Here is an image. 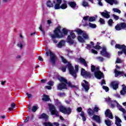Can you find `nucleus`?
<instances>
[{
	"label": "nucleus",
	"instance_id": "473e14b6",
	"mask_svg": "<svg viewBox=\"0 0 126 126\" xmlns=\"http://www.w3.org/2000/svg\"><path fill=\"white\" fill-rule=\"evenodd\" d=\"M80 115L82 118V121H83V122H85L86 121V117H85V114H84V112H82Z\"/></svg>",
	"mask_w": 126,
	"mask_h": 126
},
{
	"label": "nucleus",
	"instance_id": "6ab92c4d",
	"mask_svg": "<svg viewBox=\"0 0 126 126\" xmlns=\"http://www.w3.org/2000/svg\"><path fill=\"white\" fill-rule=\"evenodd\" d=\"M115 124L117 126H122L121 123H122V120H121L118 117L115 116Z\"/></svg>",
	"mask_w": 126,
	"mask_h": 126
},
{
	"label": "nucleus",
	"instance_id": "58836bf2",
	"mask_svg": "<svg viewBox=\"0 0 126 126\" xmlns=\"http://www.w3.org/2000/svg\"><path fill=\"white\" fill-rule=\"evenodd\" d=\"M108 23L109 26H110V27H112V26H113V24H114V22L113 21V20L112 19H110L109 20Z\"/></svg>",
	"mask_w": 126,
	"mask_h": 126
},
{
	"label": "nucleus",
	"instance_id": "864d4df0",
	"mask_svg": "<svg viewBox=\"0 0 126 126\" xmlns=\"http://www.w3.org/2000/svg\"><path fill=\"white\" fill-rule=\"evenodd\" d=\"M104 99L106 102H108V103L111 102V98H109V97H107L106 98H104Z\"/></svg>",
	"mask_w": 126,
	"mask_h": 126
},
{
	"label": "nucleus",
	"instance_id": "2eb2a0df",
	"mask_svg": "<svg viewBox=\"0 0 126 126\" xmlns=\"http://www.w3.org/2000/svg\"><path fill=\"white\" fill-rule=\"evenodd\" d=\"M76 62L83 63L84 64L85 66H87V63H86V61H85V60L82 58H77L76 59Z\"/></svg>",
	"mask_w": 126,
	"mask_h": 126
},
{
	"label": "nucleus",
	"instance_id": "9d476101",
	"mask_svg": "<svg viewBox=\"0 0 126 126\" xmlns=\"http://www.w3.org/2000/svg\"><path fill=\"white\" fill-rule=\"evenodd\" d=\"M46 55L47 56L50 57V61L53 63H55V61H56V56H55V54H54V53L52 52L50 50H48L46 52Z\"/></svg>",
	"mask_w": 126,
	"mask_h": 126
},
{
	"label": "nucleus",
	"instance_id": "13d9d810",
	"mask_svg": "<svg viewBox=\"0 0 126 126\" xmlns=\"http://www.w3.org/2000/svg\"><path fill=\"white\" fill-rule=\"evenodd\" d=\"M61 70H62V71H63V72H65V70H66L65 67H64V66L62 67L61 68Z\"/></svg>",
	"mask_w": 126,
	"mask_h": 126
},
{
	"label": "nucleus",
	"instance_id": "5701e85b",
	"mask_svg": "<svg viewBox=\"0 0 126 126\" xmlns=\"http://www.w3.org/2000/svg\"><path fill=\"white\" fill-rule=\"evenodd\" d=\"M68 4L70 7L72 8H77V5H76V3L75 2L71 1L68 3Z\"/></svg>",
	"mask_w": 126,
	"mask_h": 126
},
{
	"label": "nucleus",
	"instance_id": "338daca9",
	"mask_svg": "<svg viewBox=\"0 0 126 126\" xmlns=\"http://www.w3.org/2000/svg\"><path fill=\"white\" fill-rule=\"evenodd\" d=\"M98 2L99 5L102 6L103 4H102V2H101V0H97Z\"/></svg>",
	"mask_w": 126,
	"mask_h": 126
},
{
	"label": "nucleus",
	"instance_id": "f8f14e48",
	"mask_svg": "<svg viewBox=\"0 0 126 126\" xmlns=\"http://www.w3.org/2000/svg\"><path fill=\"white\" fill-rule=\"evenodd\" d=\"M100 54L102 55V56L106 57V58H110L111 57V55L109 53H107L106 47L102 48V51H100Z\"/></svg>",
	"mask_w": 126,
	"mask_h": 126
},
{
	"label": "nucleus",
	"instance_id": "f3484780",
	"mask_svg": "<svg viewBox=\"0 0 126 126\" xmlns=\"http://www.w3.org/2000/svg\"><path fill=\"white\" fill-rule=\"evenodd\" d=\"M105 115L106 117L109 118V119H113V115L112 114V112L110 110L107 109L105 112Z\"/></svg>",
	"mask_w": 126,
	"mask_h": 126
},
{
	"label": "nucleus",
	"instance_id": "7ed1b4c3",
	"mask_svg": "<svg viewBox=\"0 0 126 126\" xmlns=\"http://www.w3.org/2000/svg\"><path fill=\"white\" fill-rule=\"evenodd\" d=\"M53 2L55 3V9H66L67 8V2L65 0H55Z\"/></svg>",
	"mask_w": 126,
	"mask_h": 126
},
{
	"label": "nucleus",
	"instance_id": "b1692460",
	"mask_svg": "<svg viewBox=\"0 0 126 126\" xmlns=\"http://www.w3.org/2000/svg\"><path fill=\"white\" fill-rule=\"evenodd\" d=\"M74 31V32H76L77 34L79 35V36H80V35H82V34H83V32H84V31H82L81 29H76Z\"/></svg>",
	"mask_w": 126,
	"mask_h": 126
},
{
	"label": "nucleus",
	"instance_id": "2f4dec72",
	"mask_svg": "<svg viewBox=\"0 0 126 126\" xmlns=\"http://www.w3.org/2000/svg\"><path fill=\"white\" fill-rule=\"evenodd\" d=\"M105 124L107 126H112V121H110V120H105Z\"/></svg>",
	"mask_w": 126,
	"mask_h": 126
},
{
	"label": "nucleus",
	"instance_id": "6e6552de",
	"mask_svg": "<svg viewBox=\"0 0 126 126\" xmlns=\"http://www.w3.org/2000/svg\"><path fill=\"white\" fill-rule=\"evenodd\" d=\"M50 111L51 112V115H55L56 117H59V112L56 110L55 106L52 104H49Z\"/></svg>",
	"mask_w": 126,
	"mask_h": 126
},
{
	"label": "nucleus",
	"instance_id": "c756f323",
	"mask_svg": "<svg viewBox=\"0 0 126 126\" xmlns=\"http://www.w3.org/2000/svg\"><path fill=\"white\" fill-rule=\"evenodd\" d=\"M91 44H88L87 45L86 49L88 50H90L91 48H94V43L93 42H91Z\"/></svg>",
	"mask_w": 126,
	"mask_h": 126
},
{
	"label": "nucleus",
	"instance_id": "603ef678",
	"mask_svg": "<svg viewBox=\"0 0 126 126\" xmlns=\"http://www.w3.org/2000/svg\"><path fill=\"white\" fill-rule=\"evenodd\" d=\"M113 18H114V19H115V20H119L120 17L118 16H117L116 15H113Z\"/></svg>",
	"mask_w": 126,
	"mask_h": 126
},
{
	"label": "nucleus",
	"instance_id": "f257e3e1",
	"mask_svg": "<svg viewBox=\"0 0 126 126\" xmlns=\"http://www.w3.org/2000/svg\"><path fill=\"white\" fill-rule=\"evenodd\" d=\"M61 60L63 63L66 64L69 74L72 75L74 78H76V73L78 72V65H76L75 66V70H74V68L71 65V64L67 62L63 57L61 56Z\"/></svg>",
	"mask_w": 126,
	"mask_h": 126
},
{
	"label": "nucleus",
	"instance_id": "393cba45",
	"mask_svg": "<svg viewBox=\"0 0 126 126\" xmlns=\"http://www.w3.org/2000/svg\"><path fill=\"white\" fill-rule=\"evenodd\" d=\"M89 26L90 28H92L93 29H95L96 27H97V25L95 24H92L91 23H89L88 25H84V26Z\"/></svg>",
	"mask_w": 126,
	"mask_h": 126
},
{
	"label": "nucleus",
	"instance_id": "1a4fd4ad",
	"mask_svg": "<svg viewBox=\"0 0 126 126\" xmlns=\"http://www.w3.org/2000/svg\"><path fill=\"white\" fill-rule=\"evenodd\" d=\"M60 110L63 114H66L67 115H69L71 113V109L70 108H65L64 106L61 105L60 107Z\"/></svg>",
	"mask_w": 126,
	"mask_h": 126
},
{
	"label": "nucleus",
	"instance_id": "c9c22d12",
	"mask_svg": "<svg viewBox=\"0 0 126 126\" xmlns=\"http://www.w3.org/2000/svg\"><path fill=\"white\" fill-rule=\"evenodd\" d=\"M99 110H100L99 106H98V105H94V112H95L96 113H98V112H99Z\"/></svg>",
	"mask_w": 126,
	"mask_h": 126
},
{
	"label": "nucleus",
	"instance_id": "20e7f679",
	"mask_svg": "<svg viewBox=\"0 0 126 126\" xmlns=\"http://www.w3.org/2000/svg\"><path fill=\"white\" fill-rule=\"evenodd\" d=\"M61 29V27H57L55 30L54 31V34H50V37L52 38V39L53 41V43L54 44H57L58 43V40L56 39V38H63V34H60V30Z\"/></svg>",
	"mask_w": 126,
	"mask_h": 126
},
{
	"label": "nucleus",
	"instance_id": "a211bd4d",
	"mask_svg": "<svg viewBox=\"0 0 126 126\" xmlns=\"http://www.w3.org/2000/svg\"><path fill=\"white\" fill-rule=\"evenodd\" d=\"M105 1L106 2H108V3H109V4H111V5H113V4H119V1L117 0H105Z\"/></svg>",
	"mask_w": 126,
	"mask_h": 126
},
{
	"label": "nucleus",
	"instance_id": "cd10ccee",
	"mask_svg": "<svg viewBox=\"0 0 126 126\" xmlns=\"http://www.w3.org/2000/svg\"><path fill=\"white\" fill-rule=\"evenodd\" d=\"M48 118H49V116L45 113H43L39 116V119H45V120H47Z\"/></svg>",
	"mask_w": 126,
	"mask_h": 126
},
{
	"label": "nucleus",
	"instance_id": "a18cd8bd",
	"mask_svg": "<svg viewBox=\"0 0 126 126\" xmlns=\"http://www.w3.org/2000/svg\"><path fill=\"white\" fill-rule=\"evenodd\" d=\"M113 11H114V12H117V13H121V10H120L118 8H113Z\"/></svg>",
	"mask_w": 126,
	"mask_h": 126
},
{
	"label": "nucleus",
	"instance_id": "0e129e2a",
	"mask_svg": "<svg viewBox=\"0 0 126 126\" xmlns=\"http://www.w3.org/2000/svg\"><path fill=\"white\" fill-rule=\"evenodd\" d=\"M114 96L116 97V98H121V96L120 95V94H115Z\"/></svg>",
	"mask_w": 126,
	"mask_h": 126
},
{
	"label": "nucleus",
	"instance_id": "a878e982",
	"mask_svg": "<svg viewBox=\"0 0 126 126\" xmlns=\"http://www.w3.org/2000/svg\"><path fill=\"white\" fill-rule=\"evenodd\" d=\"M77 40L80 43H84V42L85 41V38L81 35H79L77 37Z\"/></svg>",
	"mask_w": 126,
	"mask_h": 126
},
{
	"label": "nucleus",
	"instance_id": "052dcab7",
	"mask_svg": "<svg viewBox=\"0 0 126 126\" xmlns=\"http://www.w3.org/2000/svg\"><path fill=\"white\" fill-rule=\"evenodd\" d=\"M38 59L40 61V62H43V58H42V57L41 56H38Z\"/></svg>",
	"mask_w": 126,
	"mask_h": 126
},
{
	"label": "nucleus",
	"instance_id": "37998d69",
	"mask_svg": "<svg viewBox=\"0 0 126 126\" xmlns=\"http://www.w3.org/2000/svg\"><path fill=\"white\" fill-rule=\"evenodd\" d=\"M17 47L20 48V49H22L23 48V43L22 42H19L17 44Z\"/></svg>",
	"mask_w": 126,
	"mask_h": 126
},
{
	"label": "nucleus",
	"instance_id": "f704fd0d",
	"mask_svg": "<svg viewBox=\"0 0 126 126\" xmlns=\"http://www.w3.org/2000/svg\"><path fill=\"white\" fill-rule=\"evenodd\" d=\"M121 95H125L126 94V87H124L122 90L120 92Z\"/></svg>",
	"mask_w": 126,
	"mask_h": 126
},
{
	"label": "nucleus",
	"instance_id": "c03bdc74",
	"mask_svg": "<svg viewBox=\"0 0 126 126\" xmlns=\"http://www.w3.org/2000/svg\"><path fill=\"white\" fill-rule=\"evenodd\" d=\"M47 85H49V86H54V82L52 81H50L48 82H47Z\"/></svg>",
	"mask_w": 126,
	"mask_h": 126
},
{
	"label": "nucleus",
	"instance_id": "72a5a7b5",
	"mask_svg": "<svg viewBox=\"0 0 126 126\" xmlns=\"http://www.w3.org/2000/svg\"><path fill=\"white\" fill-rule=\"evenodd\" d=\"M37 110H38V106L34 105L32 108V112L33 113H35V112H36Z\"/></svg>",
	"mask_w": 126,
	"mask_h": 126
},
{
	"label": "nucleus",
	"instance_id": "de8ad7c7",
	"mask_svg": "<svg viewBox=\"0 0 126 126\" xmlns=\"http://www.w3.org/2000/svg\"><path fill=\"white\" fill-rule=\"evenodd\" d=\"M83 6H84V7H86V6H88V3L85 1L83 2L82 4Z\"/></svg>",
	"mask_w": 126,
	"mask_h": 126
},
{
	"label": "nucleus",
	"instance_id": "69168bd1",
	"mask_svg": "<svg viewBox=\"0 0 126 126\" xmlns=\"http://www.w3.org/2000/svg\"><path fill=\"white\" fill-rule=\"evenodd\" d=\"M11 107L13 109H14V108H15V103H12L11 105Z\"/></svg>",
	"mask_w": 126,
	"mask_h": 126
},
{
	"label": "nucleus",
	"instance_id": "49530a36",
	"mask_svg": "<svg viewBox=\"0 0 126 126\" xmlns=\"http://www.w3.org/2000/svg\"><path fill=\"white\" fill-rule=\"evenodd\" d=\"M102 88H103V89H104V90L106 92H108V91H109V90H110V89H109V87H108L107 86H102Z\"/></svg>",
	"mask_w": 126,
	"mask_h": 126
},
{
	"label": "nucleus",
	"instance_id": "7c9ffc66",
	"mask_svg": "<svg viewBox=\"0 0 126 126\" xmlns=\"http://www.w3.org/2000/svg\"><path fill=\"white\" fill-rule=\"evenodd\" d=\"M87 113H88L89 116H90V117H91V116H92L93 115V113H94L93 110L91 108H88V109Z\"/></svg>",
	"mask_w": 126,
	"mask_h": 126
},
{
	"label": "nucleus",
	"instance_id": "79ce46f5",
	"mask_svg": "<svg viewBox=\"0 0 126 126\" xmlns=\"http://www.w3.org/2000/svg\"><path fill=\"white\" fill-rule=\"evenodd\" d=\"M120 26L121 27V29H125L126 28V24L125 23H122L120 24Z\"/></svg>",
	"mask_w": 126,
	"mask_h": 126
},
{
	"label": "nucleus",
	"instance_id": "412c9836",
	"mask_svg": "<svg viewBox=\"0 0 126 126\" xmlns=\"http://www.w3.org/2000/svg\"><path fill=\"white\" fill-rule=\"evenodd\" d=\"M92 120L94 121H95L96 123H101V120H100V116H97V115H94Z\"/></svg>",
	"mask_w": 126,
	"mask_h": 126
},
{
	"label": "nucleus",
	"instance_id": "4d7b16f0",
	"mask_svg": "<svg viewBox=\"0 0 126 126\" xmlns=\"http://www.w3.org/2000/svg\"><path fill=\"white\" fill-rule=\"evenodd\" d=\"M77 112H79V113H80V112H81V111H82V108H81V107H78V108L77 109Z\"/></svg>",
	"mask_w": 126,
	"mask_h": 126
},
{
	"label": "nucleus",
	"instance_id": "4be33fe9",
	"mask_svg": "<svg viewBox=\"0 0 126 126\" xmlns=\"http://www.w3.org/2000/svg\"><path fill=\"white\" fill-rule=\"evenodd\" d=\"M110 13L107 11H104L103 12H101V14L102 16H103L104 18H110Z\"/></svg>",
	"mask_w": 126,
	"mask_h": 126
},
{
	"label": "nucleus",
	"instance_id": "9b49d317",
	"mask_svg": "<svg viewBox=\"0 0 126 126\" xmlns=\"http://www.w3.org/2000/svg\"><path fill=\"white\" fill-rule=\"evenodd\" d=\"M110 87L114 89V90H117L119 88V82L113 81L111 83Z\"/></svg>",
	"mask_w": 126,
	"mask_h": 126
},
{
	"label": "nucleus",
	"instance_id": "3c124183",
	"mask_svg": "<svg viewBox=\"0 0 126 126\" xmlns=\"http://www.w3.org/2000/svg\"><path fill=\"white\" fill-rule=\"evenodd\" d=\"M116 62L117 63H121L123 62V61L119 58H117Z\"/></svg>",
	"mask_w": 126,
	"mask_h": 126
},
{
	"label": "nucleus",
	"instance_id": "4468645a",
	"mask_svg": "<svg viewBox=\"0 0 126 126\" xmlns=\"http://www.w3.org/2000/svg\"><path fill=\"white\" fill-rule=\"evenodd\" d=\"M58 27H60V33L59 34L61 35V34H63V37H64L65 35H67V33H68V31H69L68 30L66 29H63L62 30V32H61V30H62V27L61 26H59Z\"/></svg>",
	"mask_w": 126,
	"mask_h": 126
},
{
	"label": "nucleus",
	"instance_id": "dca6fc26",
	"mask_svg": "<svg viewBox=\"0 0 126 126\" xmlns=\"http://www.w3.org/2000/svg\"><path fill=\"white\" fill-rule=\"evenodd\" d=\"M81 75L84 77H87L90 75V73L85 71V69L82 68L81 70Z\"/></svg>",
	"mask_w": 126,
	"mask_h": 126
},
{
	"label": "nucleus",
	"instance_id": "5fc2aeb1",
	"mask_svg": "<svg viewBox=\"0 0 126 126\" xmlns=\"http://www.w3.org/2000/svg\"><path fill=\"white\" fill-rule=\"evenodd\" d=\"M83 20L85 21H87V20H89V16H87L83 17Z\"/></svg>",
	"mask_w": 126,
	"mask_h": 126
},
{
	"label": "nucleus",
	"instance_id": "f03ea898",
	"mask_svg": "<svg viewBox=\"0 0 126 126\" xmlns=\"http://www.w3.org/2000/svg\"><path fill=\"white\" fill-rule=\"evenodd\" d=\"M59 80L62 82L61 84H59L58 86V89L59 90H62V89H66L67 88V86L69 87H74L73 85L71 84L70 83H67V80H66L65 78L63 77H59L58 78Z\"/></svg>",
	"mask_w": 126,
	"mask_h": 126
},
{
	"label": "nucleus",
	"instance_id": "bf43d9fd",
	"mask_svg": "<svg viewBox=\"0 0 126 126\" xmlns=\"http://www.w3.org/2000/svg\"><path fill=\"white\" fill-rule=\"evenodd\" d=\"M27 95L29 99H30V98H32V94L27 93Z\"/></svg>",
	"mask_w": 126,
	"mask_h": 126
},
{
	"label": "nucleus",
	"instance_id": "ea45409f",
	"mask_svg": "<svg viewBox=\"0 0 126 126\" xmlns=\"http://www.w3.org/2000/svg\"><path fill=\"white\" fill-rule=\"evenodd\" d=\"M96 20V18L94 17H90L89 18V21L90 22H93Z\"/></svg>",
	"mask_w": 126,
	"mask_h": 126
},
{
	"label": "nucleus",
	"instance_id": "bb28decb",
	"mask_svg": "<svg viewBox=\"0 0 126 126\" xmlns=\"http://www.w3.org/2000/svg\"><path fill=\"white\" fill-rule=\"evenodd\" d=\"M82 36L83 37L85 38V40H88L89 39V35L85 31L83 32V33L82 34Z\"/></svg>",
	"mask_w": 126,
	"mask_h": 126
},
{
	"label": "nucleus",
	"instance_id": "6e6d98bb",
	"mask_svg": "<svg viewBox=\"0 0 126 126\" xmlns=\"http://www.w3.org/2000/svg\"><path fill=\"white\" fill-rule=\"evenodd\" d=\"M45 89H48V90H51L52 89V87L50 86H46L45 87Z\"/></svg>",
	"mask_w": 126,
	"mask_h": 126
},
{
	"label": "nucleus",
	"instance_id": "774afa93",
	"mask_svg": "<svg viewBox=\"0 0 126 126\" xmlns=\"http://www.w3.org/2000/svg\"><path fill=\"white\" fill-rule=\"evenodd\" d=\"M47 23L49 25H51L52 24V21L50 20H47Z\"/></svg>",
	"mask_w": 126,
	"mask_h": 126
},
{
	"label": "nucleus",
	"instance_id": "0eeeda50",
	"mask_svg": "<svg viewBox=\"0 0 126 126\" xmlns=\"http://www.w3.org/2000/svg\"><path fill=\"white\" fill-rule=\"evenodd\" d=\"M75 38H76V35H75V33L73 32V31L71 32H70V34L68 35L67 38V43H69V44L72 45V44L74 43V40H73V39H75Z\"/></svg>",
	"mask_w": 126,
	"mask_h": 126
},
{
	"label": "nucleus",
	"instance_id": "4c0bfd02",
	"mask_svg": "<svg viewBox=\"0 0 126 126\" xmlns=\"http://www.w3.org/2000/svg\"><path fill=\"white\" fill-rule=\"evenodd\" d=\"M42 100L43 101H49L50 100V98L49 97V96L44 95L42 98Z\"/></svg>",
	"mask_w": 126,
	"mask_h": 126
},
{
	"label": "nucleus",
	"instance_id": "c85d7f7f",
	"mask_svg": "<svg viewBox=\"0 0 126 126\" xmlns=\"http://www.w3.org/2000/svg\"><path fill=\"white\" fill-rule=\"evenodd\" d=\"M46 5L48 7H53L54 6V3L53 2L48 0L46 3Z\"/></svg>",
	"mask_w": 126,
	"mask_h": 126
},
{
	"label": "nucleus",
	"instance_id": "39448f33",
	"mask_svg": "<svg viewBox=\"0 0 126 126\" xmlns=\"http://www.w3.org/2000/svg\"><path fill=\"white\" fill-rule=\"evenodd\" d=\"M91 70L92 71H94V76L97 78V79H101L104 75H103V73L101 72L100 70H99V67H96V68H95V66L94 65H92L91 66Z\"/></svg>",
	"mask_w": 126,
	"mask_h": 126
},
{
	"label": "nucleus",
	"instance_id": "8fccbe9b",
	"mask_svg": "<svg viewBox=\"0 0 126 126\" xmlns=\"http://www.w3.org/2000/svg\"><path fill=\"white\" fill-rule=\"evenodd\" d=\"M94 49H95L96 50H101V49H102V47H101L99 45H96L95 46H94Z\"/></svg>",
	"mask_w": 126,
	"mask_h": 126
},
{
	"label": "nucleus",
	"instance_id": "680f3d73",
	"mask_svg": "<svg viewBox=\"0 0 126 126\" xmlns=\"http://www.w3.org/2000/svg\"><path fill=\"white\" fill-rule=\"evenodd\" d=\"M106 84V81L105 80H103L101 81V85H105Z\"/></svg>",
	"mask_w": 126,
	"mask_h": 126
},
{
	"label": "nucleus",
	"instance_id": "ddd939ff",
	"mask_svg": "<svg viewBox=\"0 0 126 126\" xmlns=\"http://www.w3.org/2000/svg\"><path fill=\"white\" fill-rule=\"evenodd\" d=\"M81 84L86 91H88V90H89V85H88V82L86 80H83Z\"/></svg>",
	"mask_w": 126,
	"mask_h": 126
},
{
	"label": "nucleus",
	"instance_id": "a19ab883",
	"mask_svg": "<svg viewBox=\"0 0 126 126\" xmlns=\"http://www.w3.org/2000/svg\"><path fill=\"white\" fill-rule=\"evenodd\" d=\"M99 23H100V24L101 25H104V24H106V22H105V20L103 19L102 18H100L99 19Z\"/></svg>",
	"mask_w": 126,
	"mask_h": 126
},
{
	"label": "nucleus",
	"instance_id": "aec40b11",
	"mask_svg": "<svg viewBox=\"0 0 126 126\" xmlns=\"http://www.w3.org/2000/svg\"><path fill=\"white\" fill-rule=\"evenodd\" d=\"M64 45H65V41L63 40H62L57 44V47H58V48H63Z\"/></svg>",
	"mask_w": 126,
	"mask_h": 126
},
{
	"label": "nucleus",
	"instance_id": "e2e57ef3",
	"mask_svg": "<svg viewBox=\"0 0 126 126\" xmlns=\"http://www.w3.org/2000/svg\"><path fill=\"white\" fill-rule=\"evenodd\" d=\"M98 59L99 61H100V62H103V61H104V58L102 57H98Z\"/></svg>",
	"mask_w": 126,
	"mask_h": 126
},
{
	"label": "nucleus",
	"instance_id": "09e8293b",
	"mask_svg": "<svg viewBox=\"0 0 126 126\" xmlns=\"http://www.w3.org/2000/svg\"><path fill=\"white\" fill-rule=\"evenodd\" d=\"M91 52L92 54H94V55H97V54H98V52H97V51L94 50V49H92L91 50Z\"/></svg>",
	"mask_w": 126,
	"mask_h": 126
},
{
	"label": "nucleus",
	"instance_id": "423d86ee",
	"mask_svg": "<svg viewBox=\"0 0 126 126\" xmlns=\"http://www.w3.org/2000/svg\"><path fill=\"white\" fill-rule=\"evenodd\" d=\"M116 49L121 50V51H118V54L119 56L123 55V53L126 56V46L125 45H121L120 44H116L115 45Z\"/></svg>",
	"mask_w": 126,
	"mask_h": 126
},
{
	"label": "nucleus",
	"instance_id": "e433bc0d",
	"mask_svg": "<svg viewBox=\"0 0 126 126\" xmlns=\"http://www.w3.org/2000/svg\"><path fill=\"white\" fill-rule=\"evenodd\" d=\"M115 29L117 30V31H120V30H122V28L121 27V25L117 24L115 27Z\"/></svg>",
	"mask_w": 126,
	"mask_h": 126
}]
</instances>
